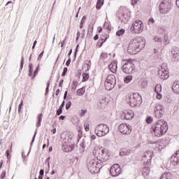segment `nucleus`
I'll return each instance as SVG.
<instances>
[{"label":"nucleus","instance_id":"c85d7f7f","mask_svg":"<svg viewBox=\"0 0 179 179\" xmlns=\"http://www.w3.org/2000/svg\"><path fill=\"white\" fill-rule=\"evenodd\" d=\"M164 72H169V68H167V64L164 63L161 66V70Z\"/></svg>","mask_w":179,"mask_h":179},{"label":"nucleus","instance_id":"9d476101","mask_svg":"<svg viewBox=\"0 0 179 179\" xmlns=\"http://www.w3.org/2000/svg\"><path fill=\"white\" fill-rule=\"evenodd\" d=\"M171 10V0H163L159 4V13L166 15Z\"/></svg>","mask_w":179,"mask_h":179},{"label":"nucleus","instance_id":"6e6d98bb","mask_svg":"<svg viewBox=\"0 0 179 179\" xmlns=\"http://www.w3.org/2000/svg\"><path fill=\"white\" fill-rule=\"evenodd\" d=\"M139 2V0H131V5H136Z\"/></svg>","mask_w":179,"mask_h":179},{"label":"nucleus","instance_id":"ea45409f","mask_svg":"<svg viewBox=\"0 0 179 179\" xmlns=\"http://www.w3.org/2000/svg\"><path fill=\"white\" fill-rule=\"evenodd\" d=\"M5 177H6V171H3L0 176V178L3 179L5 178Z\"/></svg>","mask_w":179,"mask_h":179},{"label":"nucleus","instance_id":"ddd939ff","mask_svg":"<svg viewBox=\"0 0 179 179\" xmlns=\"http://www.w3.org/2000/svg\"><path fill=\"white\" fill-rule=\"evenodd\" d=\"M110 173L112 177H118L121 174V167L118 164H115L110 167Z\"/></svg>","mask_w":179,"mask_h":179},{"label":"nucleus","instance_id":"0eeeda50","mask_svg":"<svg viewBox=\"0 0 179 179\" xmlns=\"http://www.w3.org/2000/svg\"><path fill=\"white\" fill-rule=\"evenodd\" d=\"M110 132V128L106 124H100L96 127L94 133L97 136H106Z\"/></svg>","mask_w":179,"mask_h":179},{"label":"nucleus","instance_id":"69168bd1","mask_svg":"<svg viewBox=\"0 0 179 179\" xmlns=\"http://www.w3.org/2000/svg\"><path fill=\"white\" fill-rule=\"evenodd\" d=\"M79 37H80V31H78V32H77L76 41L79 40Z\"/></svg>","mask_w":179,"mask_h":179},{"label":"nucleus","instance_id":"13d9d810","mask_svg":"<svg viewBox=\"0 0 179 179\" xmlns=\"http://www.w3.org/2000/svg\"><path fill=\"white\" fill-rule=\"evenodd\" d=\"M66 66H69V65H71V57H69L67 62H66Z\"/></svg>","mask_w":179,"mask_h":179},{"label":"nucleus","instance_id":"bf43d9fd","mask_svg":"<svg viewBox=\"0 0 179 179\" xmlns=\"http://www.w3.org/2000/svg\"><path fill=\"white\" fill-rule=\"evenodd\" d=\"M50 87V81L48 82L47 83V87H46V94L48 93V89Z\"/></svg>","mask_w":179,"mask_h":179},{"label":"nucleus","instance_id":"20e7f679","mask_svg":"<svg viewBox=\"0 0 179 179\" xmlns=\"http://www.w3.org/2000/svg\"><path fill=\"white\" fill-rule=\"evenodd\" d=\"M145 26L143 25V22L140 20H135L130 27L131 33L134 34H141V33L143 32Z\"/></svg>","mask_w":179,"mask_h":179},{"label":"nucleus","instance_id":"f3484780","mask_svg":"<svg viewBox=\"0 0 179 179\" xmlns=\"http://www.w3.org/2000/svg\"><path fill=\"white\" fill-rule=\"evenodd\" d=\"M108 101H107V99L106 98H102L99 99V101L97 103V106L99 108H106V106H107Z\"/></svg>","mask_w":179,"mask_h":179},{"label":"nucleus","instance_id":"cd10ccee","mask_svg":"<svg viewBox=\"0 0 179 179\" xmlns=\"http://www.w3.org/2000/svg\"><path fill=\"white\" fill-rule=\"evenodd\" d=\"M103 5H104V2L101 0H98L96 3V9H101Z\"/></svg>","mask_w":179,"mask_h":179},{"label":"nucleus","instance_id":"aec40b11","mask_svg":"<svg viewBox=\"0 0 179 179\" xmlns=\"http://www.w3.org/2000/svg\"><path fill=\"white\" fill-rule=\"evenodd\" d=\"M172 90L175 94H179V81H175L172 85Z\"/></svg>","mask_w":179,"mask_h":179},{"label":"nucleus","instance_id":"de8ad7c7","mask_svg":"<svg viewBox=\"0 0 179 179\" xmlns=\"http://www.w3.org/2000/svg\"><path fill=\"white\" fill-rule=\"evenodd\" d=\"M24 64V57H22L21 59V69H23V65Z\"/></svg>","mask_w":179,"mask_h":179},{"label":"nucleus","instance_id":"5701e85b","mask_svg":"<svg viewBox=\"0 0 179 179\" xmlns=\"http://www.w3.org/2000/svg\"><path fill=\"white\" fill-rule=\"evenodd\" d=\"M92 68V62L90 61L87 62L83 67V71L87 72Z\"/></svg>","mask_w":179,"mask_h":179},{"label":"nucleus","instance_id":"393cba45","mask_svg":"<svg viewBox=\"0 0 179 179\" xmlns=\"http://www.w3.org/2000/svg\"><path fill=\"white\" fill-rule=\"evenodd\" d=\"M41 121H43V113H40L38 115V122L36 124V127L37 128H38V127H41Z\"/></svg>","mask_w":179,"mask_h":179},{"label":"nucleus","instance_id":"f257e3e1","mask_svg":"<svg viewBox=\"0 0 179 179\" xmlns=\"http://www.w3.org/2000/svg\"><path fill=\"white\" fill-rule=\"evenodd\" d=\"M145 44H146V42L143 38L139 36L135 37L129 43L127 46L128 54L135 55L138 52H141V50L145 48Z\"/></svg>","mask_w":179,"mask_h":179},{"label":"nucleus","instance_id":"b1692460","mask_svg":"<svg viewBox=\"0 0 179 179\" xmlns=\"http://www.w3.org/2000/svg\"><path fill=\"white\" fill-rule=\"evenodd\" d=\"M85 92H86V89L85 88V87L78 89L76 92L77 96H83V94H85Z\"/></svg>","mask_w":179,"mask_h":179},{"label":"nucleus","instance_id":"c9c22d12","mask_svg":"<svg viewBox=\"0 0 179 179\" xmlns=\"http://www.w3.org/2000/svg\"><path fill=\"white\" fill-rule=\"evenodd\" d=\"M154 41L155 43H162V41H163V38L162 37H159V36H155L154 38H153Z\"/></svg>","mask_w":179,"mask_h":179},{"label":"nucleus","instance_id":"a878e982","mask_svg":"<svg viewBox=\"0 0 179 179\" xmlns=\"http://www.w3.org/2000/svg\"><path fill=\"white\" fill-rule=\"evenodd\" d=\"M132 79H133L132 76H127L124 78V83H131V82H132Z\"/></svg>","mask_w":179,"mask_h":179},{"label":"nucleus","instance_id":"a211bd4d","mask_svg":"<svg viewBox=\"0 0 179 179\" xmlns=\"http://www.w3.org/2000/svg\"><path fill=\"white\" fill-rule=\"evenodd\" d=\"M158 75L160 78V79H162L163 80H166V79H169V71H163L162 70H159L158 71Z\"/></svg>","mask_w":179,"mask_h":179},{"label":"nucleus","instance_id":"f8f14e48","mask_svg":"<svg viewBox=\"0 0 179 179\" xmlns=\"http://www.w3.org/2000/svg\"><path fill=\"white\" fill-rule=\"evenodd\" d=\"M118 129L123 135H129L132 132V127L128 124L122 123L119 125Z\"/></svg>","mask_w":179,"mask_h":179},{"label":"nucleus","instance_id":"680f3d73","mask_svg":"<svg viewBox=\"0 0 179 179\" xmlns=\"http://www.w3.org/2000/svg\"><path fill=\"white\" fill-rule=\"evenodd\" d=\"M63 84H64V80H61L59 83V87H62Z\"/></svg>","mask_w":179,"mask_h":179},{"label":"nucleus","instance_id":"052dcab7","mask_svg":"<svg viewBox=\"0 0 179 179\" xmlns=\"http://www.w3.org/2000/svg\"><path fill=\"white\" fill-rule=\"evenodd\" d=\"M64 106H65V101H64L62 104L60 105V106L59 107V108L62 109L64 108Z\"/></svg>","mask_w":179,"mask_h":179},{"label":"nucleus","instance_id":"bb28decb","mask_svg":"<svg viewBox=\"0 0 179 179\" xmlns=\"http://www.w3.org/2000/svg\"><path fill=\"white\" fill-rule=\"evenodd\" d=\"M148 87V81L143 80H141V82L140 83V87H141V89H145V87Z\"/></svg>","mask_w":179,"mask_h":179},{"label":"nucleus","instance_id":"0e129e2a","mask_svg":"<svg viewBox=\"0 0 179 179\" xmlns=\"http://www.w3.org/2000/svg\"><path fill=\"white\" fill-rule=\"evenodd\" d=\"M85 20H86V16H83L81 21H80V23H85Z\"/></svg>","mask_w":179,"mask_h":179},{"label":"nucleus","instance_id":"f704fd0d","mask_svg":"<svg viewBox=\"0 0 179 179\" xmlns=\"http://www.w3.org/2000/svg\"><path fill=\"white\" fill-rule=\"evenodd\" d=\"M89 78H90V76H89V73H83V82H86V80H87L89 79Z\"/></svg>","mask_w":179,"mask_h":179},{"label":"nucleus","instance_id":"423d86ee","mask_svg":"<svg viewBox=\"0 0 179 179\" xmlns=\"http://www.w3.org/2000/svg\"><path fill=\"white\" fill-rule=\"evenodd\" d=\"M127 103L131 107H136L142 103V96L138 93H134L127 99Z\"/></svg>","mask_w":179,"mask_h":179},{"label":"nucleus","instance_id":"7ed1b4c3","mask_svg":"<svg viewBox=\"0 0 179 179\" xmlns=\"http://www.w3.org/2000/svg\"><path fill=\"white\" fill-rule=\"evenodd\" d=\"M94 157H96L100 162H107L110 159L108 151L105 148H99L96 147L92 152Z\"/></svg>","mask_w":179,"mask_h":179},{"label":"nucleus","instance_id":"4d7b16f0","mask_svg":"<svg viewBox=\"0 0 179 179\" xmlns=\"http://www.w3.org/2000/svg\"><path fill=\"white\" fill-rule=\"evenodd\" d=\"M37 134V131H35L34 133V137L32 138V141H31V145H33V143L34 142L35 139H36V135Z\"/></svg>","mask_w":179,"mask_h":179},{"label":"nucleus","instance_id":"5fc2aeb1","mask_svg":"<svg viewBox=\"0 0 179 179\" xmlns=\"http://www.w3.org/2000/svg\"><path fill=\"white\" fill-rule=\"evenodd\" d=\"M22 106H23V101H21V103L18 106V113H20V109L22 108Z\"/></svg>","mask_w":179,"mask_h":179},{"label":"nucleus","instance_id":"f03ea898","mask_svg":"<svg viewBox=\"0 0 179 179\" xmlns=\"http://www.w3.org/2000/svg\"><path fill=\"white\" fill-rule=\"evenodd\" d=\"M152 131L155 136L160 138L169 131V124L164 120H159L152 126Z\"/></svg>","mask_w":179,"mask_h":179},{"label":"nucleus","instance_id":"2f4dec72","mask_svg":"<svg viewBox=\"0 0 179 179\" xmlns=\"http://www.w3.org/2000/svg\"><path fill=\"white\" fill-rule=\"evenodd\" d=\"M76 87H78V81L73 80L71 85V90H76Z\"/></svg>","mask_w":179,"mask_h":179},{"label":"nucleus","instance_id":"79ce46f5","mask_svg":"<svg viewBox=\"0 0 179 179\" xmlns=\"http://www.w3.org/2000/svg\"><path fill=\"white\" fill-rule=\"evenodd\" d=\"M71 104L72 103L71 101L67 102L66 104V110H69V108H71Z\"/></svg>","mask_w":179,"mask_h":179},{"label":"nucleus","instance_id":"7c9ffc66","mask_svg":"<svg viewBox=\"0 0 179 179\" xmlns=\"http://www.w3.org/2000/svg\"><path fill=\"white\" fill-rule=\"evenodd\" d=\"M155 93H160L162 92V85L158 84L155 86Z\"/></svg>","mask_w":179,"mask_h":179},{"label":"nucleus","instance_id":"c03bdc74","mask_svg":"<svg viewBox=\"0 0 179 179\" xmlns=\"http://www.w3.org/2000/svg\"><path fill=\"white\" fill-rule=\"evenodd\" d=\"M66 72H68V68L65 67L63 70L62 73V76H65V75H66Z\"/></svg>","mask_w":179,"mask_h":179},{"label":"nucleus","instance_id":"a18cd8bd","mask_svg":"<svg viewBox=\"0 0 179 179\" xmlns=\"http://www.w3.org/2000/svg\"><path fill=\"white\" fill-rule=\"evenodd\" d=\"M43 55H44V50H43L38 57V61H40L43 58Z\"/></svg>","mask_w":179,"mask_h":179},{"label":"nucleus","instance_id":"8fccbe9b","mask_svg":"<svg viewBox=\"0 0 179 179\" xmlns=\"http://www.w3.org/2000/svg\"><path fill=\"white\" fill-rule=\"evenodd\" d=\"M155 23V19L153 18H150L148 20V24H153Z\"/></svg>","mask_w":179,"mask_h":179},{"label":"nucleus","instance_id":"473e14b6","mask_svg":"<svg viewBox=\"0 0 179 179\" xmlns=\"http://www.w3.org/2000/svg\"><path fill=\"white\" fill-rule=\"evenodd\" d=\"M124 33H125V29H121L116 32V36L120 37V36H122Z\"/></svg>","mask_w":179,"mask_h":179},{"label":"nucleus","instance_id":"37998d69","mask_svg":"<svg viewBox=\"0 0 179 179\" xmlns=\"http://www.w3.org/2000/svg\"><path fill=\"white\" fill-rule=\"evenodd\" d=\"M169 37H166V36H164V43L165 44V45H167V44H169Z\"/></svg>","mask_w":179,"mask_h":179},{"label":"nucleus","instance_id":"9b49d317","mask_svg":"<svg viewBox=\"0 0 179 179\" xmlns=\"http://www.w3.org/2000/svg\"><path fill=\"white\" fill-rule=\"evenodd\" d=\"M116 82L117 80L115 79V75L112 74L108 76L104 83L105 89L106 90H112L114 89V86H115Z\"/></svg>","mask_w":179,"mask_h":179},{"label":"nucleus","instance_id":"3c124183","mask_svg":"<svg viewBox=\"0 0 179 179\" xmlns=\"http://www.w3.org/2000/svg\"><path fill=\"white\" fill-rule=\"evenodd\" d=\"M38 66L36 67V70L34 72V76H32L31 79H34V78L36 77V74L37 73L38 71Z\"/></svg>","mask_w":179,"mask_h":179},{"label":"nucleus","instance_id":"6ab92c4d","mask_svg":"<svg viewBox=\"0 0 179 179\" xmlns=\"http://www.w3.org/2000/svg\"><path fill=\"white\" fill-rule=\"evenodd\" d=\"M173 159L174 166H178L179 164V150L176 151V152L171 157Z\"/></svg>","mask_w":179,"mask_h":179},{"label":"nucleus","instance_id":"4468645a","mask_svg":"<svg viewBox=\"0 0 179 179\" xmlns=\"http://www.w3.org/2000/svg\"><path fill=\"white\" fill-rule=\"evenodd\" d=\"M164 114V109L163 106L160 104L156 105L154 110V115L155 118H162Z\"/></svg>","mask_w":179,"mask_h":179},{"label":"nucleus","instance_id":"e433bc0d","mask_svg":"<svg viewBox=\"0 0 179 179\" xmlns=\"http://www.w3.org/2000/svg\"><path fill=\"white\" fill-rule=\"evenodd\" d=\"M155 146H156V148L157 149V150H162V149H163V148H164V145L163 144H160V143H157Z\"/></svg>","mask_w":179,"mask_h":179},{"label":"nucleus","instance_id":"e2e57ef3","mask_svg":"<svg viewBox=\"0 0 179 179\" xmlns=\"http://www.w3.org/2000/svg\"><path fill=\"white\" fill-rule=\"evenodd\" d=\"M39 174L41 177H43V176H44V169H41L39 172Z\"/></svg>","mask_w":179,"mask_h":179},{"label":"nucleus","instance_id":"58836bf2","mask_svg":"<svg viewBox=\"0 0 179 179\" xmlns=\"http://www.w3.org/2000/svg\"><path fill=\"white\" fill-rule=\"evenodd\" d=\"M152 122H153V118H152V117H147L146 119L147 124H152Z\"/></svg>","mask_w":179,"mask_h":179},{"label":"nucleus","instance_id":"412c9836","mask_svg":"<svg viewBox=\"0 0 179 179\" xmlns=\"http://www.w3.org/2000/svg\"><path fill=\"white\" fill-rule=\"evenodd\" d=\"M125 120H129L134 118V112L132 110H127L124 113Z\"/></svg>","mask_w":179,"mask_h":179},{"label":"nucleus","instance_id":"c756f323","mask_svg":"<svg viewBox=\"0 0 179 179\" xmlns=\"http://www.w3.org/2000/svg\"><path fill=\"white\" fill-rule=\"evenodd\" d=\"M84 128L86 132H89V131H90V124L89 122H86L84 123Z\"/></svg>","mask_w":179,"mask_h":179},{"label":"nucleus","instance_id":"39448f33","mask_svg":"<svg viewBox=\"0 0 179 179\" xmlns=\"http://www.w3.org/2000/svg\"><path fill=\"white\" fill-rule=\"evenodd\" d=\"M122 71L127 75H131L134 73V72H135V64H134L132 60H125L124 64L122 66Z\"/></svg>","mask_w":179,"mask_h":179},{"label":"nucleus","instance_id":"774afa93","mask_svg":"<svg viewBox=\"0 0 179 179\" xmlns=\"http://www.w3.org/2000/svg\"><path fill=\"white\" fill-rule=\"evenodd\" d=\"M6 156L9 159V150L6 151Z\"/></svg>","mask_w":179,"mask_h":179},{"label":"nucleus","instance_id":"49530a36","mask_svg":"<svg viewBox=\"0 0 179 179\" xmlns=\"http://www.w3.org/2000/svg\"><path fill=\"white\" fill-rule=\"evenodd\" d=\"M88 33H93V25H89Z\"/></svg>","mask_w":179,"mask_h":179},{"label":"nucleus","instance_id":"72a5a7b5","mask_svg":"<svg viewBox=\"0 0 179 179\" xmlns=\"http://www.w3.org/2000/svg\"><path fill=\"white\" fill-rule=\"evenodd\" d=\"M29 76L31 78L33 77V64H29Z\"/></svg>","mask_w":179,"mask_h":179},{"label":"nucleus","instance_id":"a19ab883","mask_svg":"<svg viewBox=\"0 0 179 179\" xmlns=\"http://www.w3.org/2000/svg\"><path fill=\"white\" fill-rule=\"evenodd\" d=\"M108 57V55L107 53H101V58H103V59H106Z\"/></svg>","mask_w":179,"mask_h":179},{"label":"nucleus","instance_id":"4c0bfd02","mask_svg":"<svg viewBox=\"0 0 179 179\" xmlns=\"http://www.w3.org/2000/svg\"><path fill=\"white\" fill-rule=\"evenodd\" d=\"M170 178V176L167 173H164L159 179H169Z\"/></svg>","mask_w":179,"mask_h":179},{"label":"nucleus","instance_id":"2eb2a0df","mask_svg":"<svg viewBox=\"0 0 179 179\" xmlns=\"http://www.w3.org/2000/svg\"><path fill=\"white\" fill-rule=\"evenodd\" d=\"M152 157H153V152L148 150L144 152L142 160L144 163H149L152 160Z\"/></svg>","mask_w":179,"mask_h":179},{"label":"nucleus","instance_id":"dca6fc26","mask_svg":"<svg viewBox=\"0 0 179 179\" xmlns=\"http://www.w3.org/2000/svg\"><path fill=\"white\" fill-rule=\"evenodd\" d=\"M117 64V61H113L109 64V71H110L112 73H117V69L118 68Z\"/></svg>","mask_w":179,"mask_h":179},{"label":"nucleus","instance_id":"4be33fe9","mask_svg":"<svg viewBox=\"0 0 179 179\" xmlns=\"http://www.w3.org/2000/svg\"><path fill=\"white\" fill-rule=\"evenodd\" d=\"M62 150H64V152L69 153V152H72V147L71 146V145L65 143L63 144Z\"/></svg>","mask_w":179,"mask_h":179},{"label":"nucleus","instance_id":"603ef678","mask_svg":"<svg viewBox=\"0 0 179 179\" xmlns=\"http://www.w3.org/2000/svg\"><path fill=\"white\" fill-rule=\"evenodd\" d=\"M62 114V109L59 108L57 110V115H61Z\"/></svg>","mask_w":179,"mask_h":179},{"label":"nucleus","instance_id":"338daca9","mask_svg":"<svg viewBox=\"0 0 179 179\" xmlns=\"http://www.w3.org/2000/svg\"><path fill=\"white\" fill-rule=\"evenodd\" d=\"M97 30L99 33H101V31H103V28H101V27H99L97 28Z\"/></svg>","mask_w":179,"mask_h":179},{"label":"nucleus","instance_id":"6e6552de","mask_svg":"<svg viewBox=\"0 0 179 179\" xmlns=\"http://www.w3.org/2000/svg\"><path fill=\"white\" fill-rule=\"evenodd\" d=\"M87 166L91 174H96L97 170H100V164L94 159H88Z\"/></svg>","mask_w":179,"mask_h":179},{"label":"nucleus","instance_id":"1a4fd4ad","mask_svg":"<svg viewBox=\"0 0 179 179\" xmlns=\"http://www.w3.org/2000/svg\"><path fill=\"white\" fill-rule=\"evenodd\" d=\"M117 16L121 22H122L123 23H127V22L129 20L131 13L127 8L123 7L119 10L117 13Z\"/></svg>","mask_w":179,"mask_h":179},{"label":"nucleus","instance_id":"09e8293b","mask_svg":"<svg viewBox=\"0 0 179 179\" xmlns=\"http://www.w3.org/2000/svg\"><path fill=\"white\" fill-rule=\"evenodd\" d=\"M162 98H163V95H162L160 92L157 93V99H158V100H161V99Z\"/></svg>","mask_w":179,"mask_h":179},{"label":"nucleus","instance_id":"864d4df0","mask_svg":"<svg viewBox=\"0 0 179 179\" xmlns=\"http://www.w3.org/2000/svg\"><path fill=\"white\" fill-rule=\"evenodd\" d=\"M86 113H87V110H81L80 116L83 117V115H85V114H86Z\"/></svg>","mask_w":179,"mask_h":179}]
</instances>
